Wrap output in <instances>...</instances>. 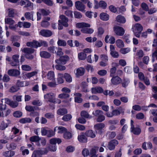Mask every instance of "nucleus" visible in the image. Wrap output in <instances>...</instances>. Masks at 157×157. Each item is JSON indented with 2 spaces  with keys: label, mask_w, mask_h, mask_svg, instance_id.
<instances>
[{
  "label": "nucleus",
  "mask_w": 157,
  "mask_h": 157,
  "mask_svg": "<svg viewBox=\"0 0 157 157\" xmlns=\"http://www.w3.org/2000/svg\"><path fill=\"white\" fill-rule=\"evenodd\" d=\"M76 26L78 28H82L81 31L84 33L91 34L94 31L93 29L87 28L90 26V25L88 23L84 22L78 23L76 24Z\"/></svg>",
  "instance_id": "1"
},
{
  "label": "nucleus",
  "mask_w": 157,
  "mask_h": 157,
  "mask_svg": "<svg viewBox=\"0 0 157 157\" xmlns=\"http://www.w3.org/2000/svg\"><path fill=\"white\" fill-rule=\"evenodd\" d=\"M62 142L61 140L59 138H54L50 140L49 142L51 144L48 147L49 150L51 151H55L56 150V144L57 143L58 144Z\"/></svg>",
  "instance_id": "2"
},
{
  "label": "nucleus",
  "mask_w": 157,
  "mask_h": 157,
  "mask_svg": "<svg viewBox=\"0 0 157 157\" xmlns=\"http://www.w3.org/2000/svg\"><path fill=\"white\" fill-rule=\"evenodd\" d=\"M132 29L135 36L137 37H139L143 29L141 25L139 23H136L133 26Z\"/></svg>",
  "instance_id": "3"
},
{
  "label": "nucleus",
  "mask_w": 157,
  "mask_h": 157,
  "mask_svg": "<svg viewBox=\"0 0 157 157\" xmlns=\"http://www.w3.org/2000/svg\"><path fill=\"white\" fill-rule=\"evenodd\" d=\"M69 59L70 58L68 56H60L59 59H56L55 62L58 64H65Z\"/></svg>",
  "instance_id": "4"
},
{
  "label": "nucleus",
  "mask_w": 157,
  "mask_h": 157,
  "mask_svg": "<svg viewBox=\"0 0 157 157\" xmlns=\"http://www.w3.org/2000/svg\"><path fill=\"white\" fill-rule=\"evenodd\" d=\"M44 99L50 102L53 103L56 102L55 95L52 93H47L44 95Z\"/></svg>",
  "instance_id": "5"
},
{
  "label": "nucleus",
  "mask_w": 157,
  "mask_h": 157,
  "mask_svg": "<svg viewBox=\"0 0 157 157\" xmlns=\"http://www.w3.org/2000/svg\"><path fill=\"white\" fill-rule=\"evenodd\" d=\"M118 144V141L117 140L113 139L108 142L107 147L109 150H113Z\"/></svg>",
  "instance_id": "6"
},
{
  "label": "nucleus",
  "mask_w": 157,
  "mask_h": 157,
  "mask_svg": "<svg viewBox=\"0 0 157 157\" xmlns=\"http://www.w3.org/2000/svg\"><path fill=\"white\" fill-rule=\"evenodd\" d=\"M115 33L117 35L123 36L124 33V30L122 27L116 26L113 28Z\"/></svg>",
  "instance_id": "7"
},
{
  "label": "nucleus",
  "mask_w": 157,
  "mask_h": 157,
  "mask_svg": "<svg viewBox=\"0 0 157 157\" xmlns=\"http://www.w3.org/2000/svg\"><path fill=\"white\" fill-rule=\"evenodd\" d=\"M59 17L61 20H59V22L65 27H67L68 26L67 23L68 19L67 18L63 15L60 16Z\"/></svg>",
  "instance_id": "8"
},
{
  "label": "nucleus",
  "mask_w": 157,
  "mask_h": 157,
  "mask_svg": "<svg viewBox=\"0 0 157 157\" xmlns=\"http://www.w3.org/2000/svg\"><path fill=\"white\" fill-rule=\"evenodd\" d=\"M76 8L80 11H84L85 8V5L80 1H77L75 2Z\"/></svg>",
  "instance_id": "9"
},
{
  "label": "nucleus",
  "mask_w": 157,
  "mask_h": 157,
  "mask_svg": "<svg viewBox=\"0 0 157 157\" xmlns=\"http://www.w3.org/2000/svg\"><path fill=\"white\" fill-rule=\"evenodd\" d=\"M8 74L10 76L17 77L20 75V72L17 70L11 69L8 71Z\"/></svg>",
  "instance_id": "10"
},
{
  "label": "nucleus",
  "mask_w": 157,
  "mask_h": 157,
  "mask_svg": "<svg viewBox=\"0 0 157 157\" xmlns=\"http://www.w3.org/2000/svg\"><path fill=\"white\" fill-rule=\"evenodd\" d=\"M40 34L43 36L49 37L52 34V32L48 29H42L40 32Z\"/></svg>",
  "instance_id": "11"
},
{
  "label": "nucleus",
  "mask_w": 157,
  "mask_h": 157,
  "mask_svg": "<svg viewBox=\"0 0 157 157\" xmlns=\"http://www.w3.org/2000/svg\"><path fill=\"white\" fill-rule=\"evenodd\" d=\"M121 79L118 76H113L111 79L112 83L115 85L119 84L121 82Z\"/></svg>",
  "instance_id": "12"
},
{
  "label": "nucleus",
  "mask_w": 157,
  "mask_h": 157,
  "mask_svg": "<svg viewBox=\"0 0 157 157\" xmlns=\"http://www.w3.org/2000/svg\"><path fill=\"white\" fill-rule=\"evenodd\" d=\"M10 121L9 120H6L5 121H2L0 124V130H3L8 127Z\"/></svg>",
  "instance_id": "13"
},
{
  "label": "nucleus",
  "mask_w": 157,
  "mask_h": 157,
  "mask_svg": "<svg viewBox=\"0 0 157 157\" xmlns=\"http://www.w3.org/2000/svg\"><path fill=\"white\" fill-rule=\"evenodd\" d=\"M105 41L106 43H109L111 44H113L115 42V39L113 36H111L109 38V35H106L105 38Z\"/></svg>",
  "instance_id": "14"
},
{
  "label": "nucleus",
  "mask_w": 157,
  "mask_h": 157,
  "mask_svg": "<svg viewBox=\"0 0 157 157\" xmlns=\"http://www.w3.org/2000/svg\"><path fill=\"white\" fill-rule=\"evenodd\" d=\"M131 132L135 135H139L141 132L140 128L139 127H136L132 126L131 128Z\"/></svg>",
  "instance_id": "15"
},
{
  "label": "nucleus",
  "mask_w": 157,
  "mask_h": 157,
  "mask_svg": "<svg viewBox=\"0 0 157 157\" xmlns=\"http://www.w3.org/2000/svg\"><path fill=\"white\" fill-rule=\"evenodd\" d=\"M91 91L93 94H96L97 93H101L103 91L102 88L99 86H96L91 89Z\"/></svg>",
  "instance_id": "16"
},
{
  "label": "nucleus",
  "mask_w": 157,
  "mask_h": 157,
  "mask_svg": "<svg viewBox=\"0 0 157 157\" xmlns=\"http://www.w3.org/2000/svg\"><path fill=\"white\" fill-rule=\"evenodd\" d=\"M85 69L83 67H80L77 69L76 73V76L78 77L79 76L83 75L85 73Z\"/></svg>",
  "instance_id": "17"
},
{
  "label": "nucleus",
  "mask_w": 157,
  "mask_h": 157,
  "mask_svg": "<svg viewBox=\"0 0 157 157\" xmlns=\"http://www.w3.org/2000/svg\"><path fill=\"white\" fill-rule=\"evenodd\" d=\"M40 55L42 58L45 59H48L51 56L50 53L45 51L40 52Z\"/></svg>",
  "instance_id": "18"
},
{
  "label": "nucleus",
  "mask_w": 157,
  "mask_h": 157,
  "mask_svg": "<svg viewBox=\"0 0 157 157\" xmlns=\"http://www.w3.org/2000/svg\"><path fill=\"white\" fill-rule=\"evenodd\" d=\"M78 139L79 141L81 143H85L87 142V138L83 134L78 135Z\"/></svg>",
  "instance_id": "19"
},
{
  "label": "nucleus",
  "mask_w": 157,
  "mask_h": 157,
  "mask_svg": "<svg viewBox=\"0 0 157 157\" xmlns=\"http://www.w3.org/2000/svg\"><path fill=\"white\" fill-rule=\"evenodd\" d=\"M16 85L18 87H23L28 86L29 85V83L27 81H21L19 80H18Z\"/></svg>",
  "instance_id": "20"
},
{
  "label": "nucleus",
  "mask_w": 157,
  "mask_h": 157,
  "mask_svg": "<svg viewBox=\"0 0 157 157\" xmlns=\"http://www.w3.org/2000/svg\"><path fill=\"white\" fill-rule=\"evenodd\" d=\"M34 50L32 48H24L22 50V51L25 54H31L34 53Z\"/></svg>",
  "instance_id": "21"
},
{
  "label": "nucleus",
  "mask_w": 157,
  "mask_h": 157,
  "mask_svg": "<svg viewBox=\"0 0 157 157\" xmlns=\"http://www.w3.org/2000/svg\"><path fill=\"white\" fill-rule=\"evenodd\" d=\"M3 156L6 157H11L14 155V152L13 151H6L3 152Z\"/></svg>",
  "instance_id": "22"
},
{
  "label": "nucleus",
  "mask_w": 157,
  "mask_h": 157,
  "mask_svg": "<svg viewBox=\"0 0 157 157\" xmlns=\"http://www.w3.org/2000/svg\"><path fill=\"white\" fill-rule=\"evenodd\" d=\"M100 17L101 20L104 21L108 20L109 18V15L104 13H101L100 14Z\"/></svg>",
  "instance_id": "23"
},
{
  "label": "nucleus",
  "mask_w": 157,
  "mask_h": 157,
  "mask_svg": "<svg viewBox=\"0 0 157 157\" xmlns=\"http://www.w3.org/2000/svg\"><path fill=\"white\" fill-rule=\"evenodd\" d=\"M20 5L21 6L25 5V7H28L31 6V2L28 0H21L20 3Z\"/></svg>",
  "instance_id": "24"
},
{
  "label": "nucleus",
  "mask_w": 157,
  "mask_h": 157,
  "mask_svg": "<svg viewBox=\"0 0 157 157\" xmlns=\"http://www.w3.org/2000/svg\"><path fill=\"white\" fill-rule=\"evenodd\" d=\"M33 12H26L25 13V16L27 19L32 20L33 21Z\"/></svg>",
  "instance_id": "25"
},
{
  "label": "nucleus",
  "mask_w": 157,
  "mask_h": 157,
  "mask_svg": "<svg viewBox=\"0 0 157 157\" xmlns=\"http://www.w3.org/2000/svg\"><path fill=\"white\" fill-rule=\"evenodd\" d=\"M117 21L123 24L125 22L126 19L125 17L121 15H118L116 18Z\"/></svg>",
  "instance_id": "26"
},
{
  "label": "nucleus",
  "mask_w": 157,
  "mask_h": 157,
  "mask_svg": "<svg viewBox=\"0 0 157 157\" xmlns=\"http://www.w3.org/2000/svg\"><path fill=\"white\" fill-rule=\"evenodd\" d=\"M105 127V124L103 123H98L94 126V127L95 129L99 130H101L104 128Z\"/></svg>",
  "instance_id": "27"
},
{
  "label": "nucleus",
  "mask_w": 157,
  "mask_h": 157,
  "mask_svg": "<svg viewBox=\"0 0 157 157\" xmlns=\"http://www.w3.org/2000/svg\"><path fill=\"white\" fill-rule=\"evenodd\" d=\"M85 135L88 137H90L92 138H94L96 135L91 130H89L85 132Z\"/></svg>",
  "instance_id": "28"
},
{
  "label": "nucleus",
  "mask_w": 157,
  "mask_h": 157,
  "mask_svg": "<svg viewBox=\"0 0 157 157\" xmlns=\"http://www.w3.org/2000/svg\"><path fill=\"white\" fill-rule=\"evenodd\" d=\"M63 77L67 82H71L72 81V78L71 75L69 74L65 73L64 75H63Z\"/></svg>",
  "instance_id": "29"
},
{
  "label": "nucleus",
  "mask_w": 157,
  "mask_h": 157,
  "mask_svg": "<svg viewBox=\"0 0 157 157\" xmlns=\"http://www.w3.org/2000/svg\"><path fill=\"white\" fill-rule=\"evenodd\" d=\"M63 74L58 73V74L57 82L59 84H61L64 82V80L63 78Z\"/></svg>",
  "instance_id": "30"
},
{
  "label": "nucleus",
  "mask_w": 157,
  "mask_h": 157,
  "mask_svg": "<svg viewBox=\"0 0 157 157\" xmlns=\"http://www.w3.org/2000/svg\"><path fill=\"white\" fill-rule=\"evenodd\" d=\"M67 113V110L66 109L62 108L59 109L57 111V114L59 115H63Z\"/></svg>",
  "instance_id": "31"
},
{
  "label": "nucleus",
  "mask_w": 157,
  "mask_h": 157,
  "mask_svg": "<svg viewBox=\"0 0 157 157\" xmlns=\"http://www.w3.org/2000/svg\"><path fill=\"white\" fill-rule=\"evenodd\" d=\"M30 141L31 142H38L40 140V138L39 136H35L30 137L29 138Z\"/></svg>",
  "instance_id": "32"
},
{
  "label": "nucleus",
  "mask_w": 157,
  "mask_h": 157,
  "mask_svg": "<svg viewBox=\"0 0 157 157\" xmlns=\"http://www.w3.org/2000/svg\"><path fill=\"white\" fill-rule=\"evenodd\" d=\"M87 85L86 82H82L81 84V87L82 89V91L84 92H87Z\"/></svg>",
  "instance_id": "33"
},
{
  "label": "nucleus",
  "mask_w": 157,
  "mask_h": 157,
  "mask_svg": "<svg viewBox=\"0 0 157 157\" xmlns=\"http://www.w3.org/2000/svg\"><path fill=\"white\" fill-rule=\"evenodd\" d=\"M31 119L29 118H25L20 119L19 122L22 124L30 123L31 122Z\"/></svg>",
  "instance_id": "34"
},
{
  "label": "nucleus",
  "mask_w": 157,
  "mask_h": 157,
  "mask_svg": "<svg viewBox=\"0 0 157 157\" xmlns=\"http://www.w3.org/2000/svg\"><path fill=\"white\" fill-rule=\"evenodd\" d=\"M37 108V107H33L30 105H26L25 108L27 111L31 112H34Z\"/></svg>",
  "instance_id": "35"
},
{
  "label": "nucleus",
  "mask_w": 157,
  "mask_h": 157,
  "mask_svg": "<svg viewBox=\"0 0 157 157\" xmlns=\"http://www.w3.org/2000/svg\"><path fill=\"white\" fill-rule=\"evenodd\" d=\"M86 54L83 52L79 53L78 54V58L81 60H85L86 56Z\"/></svg>",
  "instance_id": "36"
},
{
  "label": "nucleus",
  "mask_w": 157,
  "mask_h": 157,
  "mask_svg": "<svg viewBox=\"0 0 157 157\" xmlns=\"http://www.w3.org/2000/svg\"><path fill=\"white\" fill-rule=\"evenodd\" d=\"M103 112L100 110H97L93 112L92 114L95 116L98 117L101 115V114H103Z\"/></svg>",
  "instance_id": "37"
},
{
  "label": "nucleus",
  "mask_w": 157,
  "mask_h": 157,
  "mask_svg": "<svg viewBox=\"0 0 157 157\" xmlns=\"http://www.w3.org/2000/svg\"><path fill=\"white\" fill-rule=\"evenodd\" d=\"M19 89V88L17 86H11L9 90V91L11 93H14L17 92Z\"/></svg>",
  "instance_id": "38"
},
{
  "label": "nucleus",
  "mask_w": 157,
  "mask_h": 157,
  "mask_svg": "<svg viewBox=\"0 0 157 157\" xmlns=\"http://www.w3.org/2000/svg\"><path fill=\"white\" fill-rule=\"evenodd\" d=\"M8 16L10 17H13L15 14V10L12 8H9L8 9Z\"/></svg>",
  "instance_id": "39"
},
{
  "label": "nucleus",
  "mask_w": 157,
  "mask_h": 157,
  "mask_svg": "<svg viewBox=\"0 0 157 157\" xmlns=\"http://www.w3.org/2000/svg\"><path fill=\"white\" fill-rule=\"evenodd\" d=\"M48 78L50 80H53L54 79V74L53 72L49 71L47 74Z\"/></svg>",
  "instance_id": "40"
},
{
  "label": "nucleus",
  "mask_w": 157,
  "mask_h": 157,
  "mask_svg": "<svg viewBox=\"0 0 157 157\" xmlns=\"http://www.w3.org/2000/svg\"><path fill=\"white\" fill-rule=\"evenodd\" d=\"M136 56H137L139 58H141L144 56V53L142 50H138L136 51Z\"/></svg>",
  "instance_id": "41"
},
{
  "label": "nucleus",
  "mask_w": 157,
  "mask_h": 157,
  "mask_svg": "<svg viewBox=\"0 0 157 157\" xmlns=\"http://www.w3.org/2000/svg\"><path fill=\"white\" fill-rule=\"evenodd\" d=\"M57 44L59 46H66L67 43L64 40L59 39L57 42Z\"/></svg>",
  "instance_id": "42"
},
{
  "label": "nucleus",
  "mask_w": 157,
  "mask_h": 157,
  "mask_svg": "<svg viewBox=\"0 0 157 157\" xmlns=\"http://www.w3.org/2000/svg\"><path fill=\"white\" fill-rule=\"evenodd\" d=\"M72 118V116L70 114H67L64 115L62 117V120L65 121L70 120Z\"/></svg>",
  "instance_id": "43"
},
{
  "label": "nucleus",
  "mask_w": 157,
  "mask_h": 157,
  "mask_svg": "<svg viewBox=\"0 0 157 157\" xmlns=\"http://www.w3.org/2000/svg\"><path fill=\"white\" fill-rule=\"evenodd\" d=\"M5 21L6 24L12 25L14 24L15 21L12 19L10 18H6L5 20Z\"/></svg>",
  "instance_id": "44"
},
{
  "label": "nucleus",
  "mask_w": 157,
  "mask_h": 157,
  "mask_svg": "<svg viewBox=\"0 0 157 157\" xmlns=\"http://www.w3.org/2000/svg\"><path fill=\"white\" fill-rule=\"evenodd\" d=\"M63 137L66 139H70L71 138L72 135L70 132L66 131L64 133Z\"/></svg>",
  "instance_id": "45"
},
{
  "label": "nucleus",
  "mask_w": 157,
  "mask_h": 157,
  "mask_svg": "<svg viewBox=\"0 0 157 157\" xmlns=\"http://www.w3.org/2000/svg\"><path fill=\"white\" fill-rule=\"evenodd\" d=\"M38 155H43L46 154L48 153V151L47 148H44V150H38L36 151Z\"/></svg>",
  "instance_id": "46"
},
{
  "label": "nucleus",
  "mask_w": 157,
  "mask_h": 157,
  "mask_svg": "<svg viewBox=\"0 0 157 157\" xmlns=\"http://www.w3.org/2000/svg\"><path fill=\"white\" fill-rule=\"evenodd\" d=\"M117 46L118 48H121L124 46L123 42L121 40H118L116 41Z\"/></svg>",
  "instance_id": "47"
},
{
  "label": "nucleus",
  "mask_w": 157,
  "mask_h": 157,
  "mask_svg": "<svg viewBox=\"0 0 157 157\" xmlns=\"http://www.w3.org/2000/svg\"><path fill=\"white\" fill-rule=\"evenodd\" d=\"M81 115L82 117H84L86 118H90L89 115L88 113L85 111H83L81 113Z\"/></svg>",
  "instance_id": "48"
},
{
  "label": "nucleus",
  "mask_w": 157,
  "mask_h": 157,
  "mask_svg": "<svg viewBox=\"0 0 157 157\" xmlns=\"http://www.w3.org/2000/svg\"><path fill=\"white\" fill-rule=\"evenodd\" d=\"M49 25V23L47 21L45 20H43L41 24V26L44 28H47Z\"/></svg>",
  "instance_id": "49"
},
{
  "label": "nucleus",
  "mask_w": 157,
  "mask_h": 157,
  "mask_svg": "<svg viewBox=\"0 0 157 157\" xmlns=\"http://www.w3.org/2000/svg\"><path fill=\"white\" fill-rule=\"evenodd\" d=\"M58 129L59 131L58 132V133H65L67 131V129L66 128L62 126L59 127H58Z\"/></svg>",
  "instance_id": "50"
},
{
  "label": "nucleus",
  "mask_w": 157,
  "mask_h": 157,
  "mask_svg": "<svg viewBox=\"0 0 157 157\" xmlns=\"http://www.w3.org/2000/svg\"><path fill=\"white\" fill-rule=\"evenodd\" d=\"M55 68L56 69L60 71H63L66 69V67L63 65H56L55 66Z\"/></svg>",
  "instance_id": "51"
},
{
  "label": "nucleus",
  "mask_w": 157,
  "mask_h": 157,
  "mask_svg": "<svg viewBox=\"0 0 157 157\" xmlns=\"http://www.w3.org/2000/svg\"><path fill=\"white\" fill-rule=\"evenodd\" d=\"M105 117L103 114H101V115L98 117L97 119V121L98 122H101L105 120Z\"/></svg>",
  "instance_id": "52"
},
{
  "label": "nucleus",
  "mask_w": 157,
  "mask_h": 157,
  "mask_svg": "<svg viewBox=\"0 0 157 157\" xmlns=\"http://www.w3.org/2000/svg\"><path fill=\"white\" fill-rule=\"evenodd\" d=\"M21 68L23 70L25 71H29L31 70V67L27 65H22Z\"/></svg>",
  "instance_id": "53"
},
{
  "label": "nucleus",
  "mask_w": 157,
  "mask_h": 157,
  "mask_svg": "<svg viewBox=\"0 0 157 157\" xmlns=\"http://www.w3.org/2000/svg\"><path fill=\"white\" fill-rule=\"evenodd\" d=\"M69 95L67 93H63L59 94L58 96L59 98H68Z\"/></svg>",
  "instance_id": "54"
},
{
  "label": "nucleus",
  "mask_w": 157,
  "mask_h": 157,
  "mask_svg": "<svg viewBox=\"0 0 157 157\" xmlns=\"http://www.w3.org/2000/svg\"><path fill=\"white\" fill-rule=\"evenodd\" d=\"M100 57L101 60L107 63L108 59V56L106 55L102 54L100 55Z\"/></svg>",
  "instance_id": "55"
},
{
  "label": "nucleus",
  "mask_w": 157,
  "mask_h": 157,
  "mask_svg": "<svg viewBox=\"0 0 157 157\" xmlns=\"http://www.w3.org/2000/svg\"><path fill=\"white\" fill-rule=\"evenodd\" d=\"M99 6L103 9H105L106 7L107 4L105 1H101L99 2Z\"/></svg>",
  "instance_id": "56"
},
{
  "label": "nucleus",
  "mask_w": 157,
  "mask_h": 157,
  "mask_svg": "<svg viewBox=\"0 0 157 157\" xmlns=\"http://www.w3.org/2000/svg\"><path fill=\"white\" fill-rule=\"evenodd\" d=\"M22 113L19 111H17L13 113V116L16 117H20L22 116Z\"/></svg>",
  "instance_id": "57"
},
{
  "label": "nucleus",
  "mask_w": 157,
  "mask_h": 157,
  "mask_svg": "<svg viewBox=\"0 0 157 157\" xmlns=\"http://www.w3.org/2000/svg\"><path fill=\"white\" fill-rule=\"evenodd\" d=\"M74 14L75 17V18L80 19L82 17V15L80 13L77 11H74Z\"/></svg>",
  "instance_id": "58"
},
{
  "label": "nucleus",
  "mask_w": 157,
  "mask_h": 157,
  "mask_svg": "<svg viewBox=\"0 0 157 157\" xmlns=\"http://www.w3.org/2000/svg\"><path fill=\"white\" fill-rule=\"evenodd\" d=\"M130 51V49L128 48H122L120 50V52L122 54H125Z\"/></svg>",
  "instance_id": "59"
},
{
  "label": "nucleus",
  "mask_w": 157,
  "mask_h": 157,
  "mask_svg": "<svg viewBox=\"0 0 157 157\" xmlns=\"http://www.w3.org/2000/svg\"><path fill=\"white\" fill-rule=\"evenodd\" d=\"M55 135V133L52 130H48L47 135L48 137H51Z\"/></svg>",
  "instance_id": "60"
},
{
  "label": "nucleus",
  "mask_w": 157,
  "mask_h": 157,
  "mask_svg": "<svg viewBox=\"0 0 157 157\" xmlns=\"http://www.w3.org/2000/svg\"><path fill=\"white\" fill-rule=\"evenodd\" d=\"M98 150V147H94L92 148L90 151V154L91 155H96V151Z\"/></svg>",
  "instance_id": "61"
},
{
  "label": "nucleus",
  "mask_w": 157,
  "mask_h": 157,
  "mask_svg": "<svg viewBox=\"0 0 157 157\" xmlns=\"http://www.w3.org/2000/svg\"><path fill=\"white\" fill-rule=\"evenodd\" d=\"M110 54L114 58H117L119 56L118 52L116 51L111 52Z\"/></svg>",
  "instance_id": "62"
},
{
  "label": "nucleus",
  "mask_w": 157,
  "mask_h": 157,
  "mask_svg": "<svg viewBox=\"0 0 157 157\" xmlns=\"http://www.w3.org/2000/svg\"><path fill=\"white\" fill-rule=\"evenodd\" d=\"M75 126L78 129L80 130H84L85 129V127L83 125L77 124L75 125Z\"/></svg>",
  "instance_id": "63"
},
{
  "label": "nucleus",
  "mask_w": 157,
  "mask_h": 157,
  "mask_svg": "<svg viewBox=\"0 0 157 157\" xmlns=\"http://www.w3.org/2000/svg\"><path fill=\"white\" fill-rule=\"evenodd\" d=\"M98 74L100 76H104L107 74V71L105 70H101L98 72Z\"/></svg>",
  "instance_id": "64"
}]
</instances>
